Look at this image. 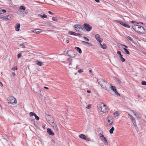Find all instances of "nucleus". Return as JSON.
<instances>
[{"label":"nucleus","mask_w":146,"mask_h":146,"mask_svg":"<svg viewBox=\"0 0 146 146\" xmlns=\"http://www.w3.org/2000/svg\"><path fill=\"white\" fill-rule=\"evenodd\" d=\"M98 83L102 88L108 90L110 88V84L107 82L102 79H100L98 80Z\"/></svg>","instance_id":"1"},{"label":"nucleus","mask_w":146,"mask_h":146,"mask_svg":"<svg viewBox=\"0 0 146 146\" xmlns=\"http://www.w3.org/2000/svg\"><path fill=\"white\" fill-rule=\"evenodd\" d=\"M133 29L138 33L143 34L145 32V29L143 27L138 25H133L132 26Z\"/></svg>","instance_id":"2"},{"label":"nucleus","mask_w":146,"mask_h":146,"mask_svg":"<svg viewBox=\"0 0 146 146\" xmlns=\"http://www.w3.org/2000/svg\"><path fill=\"white\" fill-rule=\"evenodd\" d=\"M99 107L100 111L103 113H106L109 110V109L106 105L102 102L99 104Z\"/></svg>","instance_id":"3"},{"label":"nucleus","mask_w":146,"mask_h":146,"mask_svg":"<svg viewBox=\"0 0 146 146\" xmlns=\"http://www.w3.org/2000/svg\"><path fill=\"white\" fill-rule=\"evenodd\" d=\"M114 119L111 115L108 116L106 120V125L108 126L111 125L114 122Z\"/></svg>","instance_id":"4"},{"label":"nucleus","mask_w":146,"mask_h":146,"mask_svg":"<svg viewBox=\"0 0 146 146\" xmlns=\"http://www.w3.org/2000/svg\"><path fill=\"white\" fill-rule=\"evenodd\" d=\"M8 103L13 105L16 104L17 103L16 98L13 96H10L8 99Z\"/></svg>","instance_id":"5"},{"label":"nucleus","mask_w":146,"mask_h":146,"mask_svg":"<svg viewBox=\"0 0 146 146\" xmlns=\"http://www.w3.org/2000/svg\"><path fill=\"white\" fill-rule=\"evenodd\" d=\"M75 30L77 32H80L83 29L82 26L80 25H74Z\"/></svg>","instance_id":"6"},{"label":"nucleus","mask_w":146,"mask_h":146,"mask_svg":"<svg viewBox=\"0 0 146 146\" xmlns=\"http://www.w3.org/2000/svg\"><path fill=\"white\" fill-rule=\"evenodd\" d=\"M116 22L119 23L123 26L128 28H129L130 27L128 24L120 20H116Z\"/></svg>","instance_id":"7"},{"label":"nucleus","mask_w":146,"mask_h":146,"mask_svg":"<svg viewBox=\"0 0 146 146\" xmlns=\"http://www.w3.org/2000/svg\"><path fill=\"white\" fill-rule=\"evenodd\" d=\"M84 27L88 32L90 31L92 29V26L87 23H85L84 24Z\"/></svg>","instance_id":"8"},{"label":"nucleus","mask_w":146,"mask_h":146,"mask_svg":"<svg viewBox=\"0 0 146 146\" xmlns=\"http://www.w3.org/2000/svg\"><path fill=\"white\" fill-rule=\"evenodd\" d=\"M43 25H41V26H44L46 27L47 28H48L50 27H54V26L52 23H50L49 22H46L43 23Z\"/></svg>","instance_id":"9"},{"label":"nucleus","mask_w":146,"mask_h":146,"mask_svg":"<svg viewBox=\"0 0 146 146\" xmlns=\"http://www.w3.org/2000/svg\"><path fill=\"white\" fill-rule=\"evenodd\" d=\"M49 123H51L53 124L52 125V126L54 128V129L56 131H58V129L57 127V125L56 123H54V122H52V121H49Z\"/></svg>","instance_id":"10"},{"label":"nucleus","mask_w":146,"mask_h":146,"mask_svg":"<svg viewBox=\"0 0 146 146\" xmlns=\"http://www.w3.org/2000/svg\"><path fill=\"white\" fill-rule=\"evenodd\" d=\"M95 38L96 40L100 43H101L103 41L102 38H100V36L98 34H96L95 35Z\"/></svg>","instance_id":"11"},{"label":"nucleus","mask_w":146,"mask_h":146,"mask_svg":"<svg viewBox=\"0 0 146 146\" xmlns=\"http://www.w3.org/2000/svg\"><path fill=\"white\" fill-rule=\"evenodd\" d=\"M47 133L50 135L53 136L54 135V132L53 131L49 128H48L47 129Z\"/></svg>","instance_id":"12"},{"label":"nucleus","mask_w":146,"mask_h":146,"mask_svg":"<svg viewBox=\"0 0 146 146\" xmlns=\"http://www.w3.org/2000/svg\"><path fill=\"white\" fill-rule=\"evenodd\" d=\"M68 54L69 56L72 57H74L76 56V55L73 54V52L71 50H69L68 52Z\"/></svg>","instance_id":"13"},{"label":"nucleus","mask_w":146,"mask_h":146,"mask_svg":"<svg viewBox=\"0 0 146 146\" xmlns=\"http://www.w3.org/2000/svg\"><path fill=\"white\" fill-rule=\"evenodd\" d=\"M113 79L118 84H120L121 83V81L119 78L117 77H114L113 78Z\"/></svg>","instance_id":"14"},{"label":"nucleus","mask_w":146,"mask_h":146,"mask_svg":"<svg viewBox=\"0 0 146 146\" xmlns=\"http://www.w3.org/2000/svg\"><path fill=\"white\" fill-rule=\"evenodd\" d=\"M100 43V46L103 49H106L107 48V46L106 44L104 43L103 44H102L101 43Z\"/></svg>","instance_id":"15"},{"label":"nucleus","mask_w":146,"mask_h":146,"mask_svg":"<svg viewBox=\"0 0 146 146\" xmlns=\"http://www.w3.org/2000/svg\"><path fill=\"white\" fill-rule=\"evenodd\" d=\"M101 140L104 142L105 144H108L107 141L105 137L104 136L103 137L101 138Z\"/></svg>","instance_id":"16"},{"label":"nucleus","mask_w":146,"mask_h":146,"mask_svg":"<svg viewBox=\"0 0 146 146\" xmlns=\"http://www.w3.org/2000/svg\"><path fill=\"white\" fill-rule=\"evenodd\" d=\"M123 49L124 50L123 52L125 54H129V52L127 49L125 48H123Z\"/></svg>","instance_id":"17"},{"label":"nucleus","mask_w":146,"mask_h":146,"mask_svg":"<svg viewBox=\"0 0 146 146\" xmlns=\"http://www.w3.org/2000/svg\"><path fill=\"white\" fill-rule=\"evenodd\" d=\"M41 30V29H35L34 31H32L33 32H34L35 33L38 34V33H40L42 32V31H36L40 30Z\"/></svg>","instance_id":"18"},{"label":"nucleus","mask_w":146,"mask_h":146,"mask_svg":"<svg viewBox=\"0 0 146 146\" xmlns=\"http://www.w3.org/2000/svg\"><path fill=\"white\" fill-rule=\"evenodd\" d=\"M20 27V25L19 24H17L15 27V30L17 31H19Z\"/></svg>","instance_id":"19"},{"label":"nucleus","mask_w":146,"mask_h":146,"mask_svg":"<svg viewBox=\"0 0 146 146\" xmlns=\"http://www.w3.org/2000/svg\"><path fill=\"white\" fill-rule=\"evenodd\" d=\"M68 34L69 35L75 36L76 33L74 32L70 31L68 33Z\"/></svg>","instance_id":"20"},{"label":"nucleus","mask_w":146,"mask_h":146,"mask_svg":"<svg viewBox=\"0 0 146 146\" xmlns=\"http://www.w3.org/2000/svg\"><path fill=\"white\" fill-rule=\"evenodd\" d=\"M75 50L80 53L81 54L82 53V50L79 47H76L75 48Z\"/></svg>","instance_id":"21"},{"label":"nucleus","mask_w":146,"mask_h":146,"mask_svg":"<svg viewBox=\"0 0 146 146\" xmlns=\"http://www.w3.org/2000/svg\"><path fill=\"white\" fill-rule=\"evenodd\" d=\"M79 137L80 138L84 139H85L86 136L84 135L81 134L79 135Z\"/></svg>","instance_id":"22"},{"label":"nucleus","mask_w":146,"mask_h":146,"mask_svg":"<svg viewBox=\"0 0 146 146\" xmlns=\"http://www.w3.org/2000/svg\"><path fill=\"white\" fill-rule=\"evenodd\" d=\"M38 15V16L41 17L42 18H46L47 17L46 15L45 14H44L42 15L40 14H39Z\"/></svg>","instance_id":"23"},{"label":"nucleus","mask_w":146,"mask_h":146,"mask_svg":"<svg viewBox=\"0 0 146 146\" xmlns=\"http://www.w3.org/2000/svg\"><path fill=\"white\" fill-rule=\"evenodd\" d=\"M36 62H37L36 63V64L39 66H42V65L43 62H42L38 61H36Z\"/></svg>","instance_id":"24"},{"label":"nucleus","mask_w":146,"mask_h":146,"mask_svg":"<svg viewBox=\"0 0 146 146\" xmlns=\"http://www.w3.org/2000/svg\"><path fill=\"white\" fill-rule=\"evenodd\" d=\"M114 130V128L113 127H112L110 129L109 131L110 133L111 134L113 133Z\"/></svg>","instance_id":"25"},{"label":"nucleus","mask_w":146,"mask_h":146,"mask_svg":"<svg viewBox=\"0 0 146 146\" xmlns=\"http://www.w3.org/2000/svg\"><path fill=\"white\" fill-rule=\"evenodd\" d=\"M7 20H10L11 19V15H8L6 16Z\"/></svg>","instance_id":"26"},{"label":"nucleus","mask_w":146,"mask_h":146,"mask_svg":"<svg viewBox=\"0 0 146 146\" xmlns=\"http://www.w3.org/2000/svg\"><path fill=\"white\" fill-rule=\"evenodd\" d=\"M127 38L130 40V41H132L133 42V40L132 39V38L130 36H127Z\"/></svg>","instance_id":"27"},{"label":"nucleus","mask_w":146,"mask_h":146,"mask_svg":"<svg viewBox=\"0 0 146 146\" xmlns=\"http://www.w3.org/2000/svg\"><path fill=\"white\" fill-rule=\"evenodd\" d=\"M110 88L111 89L113 90V91H114L115 90H116L117 89L114 86H111Z\"/></svg>","instance_id":"28"},{"label":"nucleus","mask_w":146,"mask_h":146,"mask_svg":"<svg viewBox=\"0 0 146 146\" xmlns=\"http://www.w3.org/2000/svg\"><path fill=\"white\" fill-rule=\"evenodd\" d=\"M131 111L132 113H133L134 114V115L136 116V117L138 116V114L134 110H132Z\"/></svg>","instance_id":"29"},{"label":"nucleus","mask_w":146,"mask_h":146,"mask_svg":"<svg viewBox=\"0 0 146 146\" xmlns=\"http://www.w3.org/2000/svg\"><path fill=\"white\" fill-rule=\"evenodd\" d=\"M115 117H117L119 115L118 112L117 111H115L113 113Z\"/></svg>","instance_id":"30"},{"label":"nucleus","mask_w":146,"mask_h":146,"mask_svg":"<svg viewBox=\"0 0 146 146\" xmlns=\"http://www.w3.org/2000/svg\"><path fill=\"white\" fill-rule=\"evenodd\" d=\"M19 8L20 9H22L23 11H25L26 9V8H25V7L23 6H20L19 7Z\"/></svg>","instance_id":"31"},{"label":"nucleus","mask_w":146,"mask_h":146,"mask_svg":"<svg viewBox=\"0 0 146 146\" xmlns=\"http://www.w3.org/2000/svg\"><path fill=\"white\" fill-rule=\"evenodd\" d=\"M128 117L130 118L132 121H133L134 120V117L131 115L129 114H128Z\"/></svg>","instance_id":"32"},{"label":"nucleus","mask_w":146,"mask_h":146,"mask_svg":"<svg viewBox=\"0 0 146 146\" xmlns=\"http://www.w3.org/2000/svg\"><path fill=\"white\" fill-rule=\"evenodd\" d=\"M119 57L120 58L122 62H124L125 61V58L123 57L122 55L119 56Z\"/></svg>","instance_id":"33"},{"label":"nucleus","mask_w":146,"mask_h":146,"mask_svg":"<svg viewBox=\"0 0 146 146\" xmlns=\"http://www.w3.org/2000/svg\"><path fill=\"white\" fill-rule=\"evenodd\" d=\"M52 20L55 21H57L58 20L55 17H53L52 18Z\"/></svg>","instance_id":"34"},{"label":"nucleus","mask_w":146,"mask_h":146,"mask_svg":"<svg viewBox=\"0 0 146 146\" xmlns=\"http://www.w3.org/2000/svg\"><path fill=\"white\" fill-rule=\"evenodd\" d=\"M35 114H36L35 113L33 112H31L29 113V115L30 116H32L33 115L35 116Z\"/></svg>","instance_id":"35"},{"label":"nucleus","mask_w":146,"mask_h":146,"mask_svg":"<svg viewBox=\"0 0 146 146\" xmlns=\"http://www.w3.org/2000/svg\"><path fill=\"white\" fill-rule=\"evenodd\" d=\"M141 84L143 85L146 86V81H143L142 82Z\"/></svg>","instance_id":"36"},{"label":"nucleus","mask_w":146,"mask_h":146,"mask_svg":"<svg viewBox=\"0 0 146 146\" xmlns=\"http://www.w3.org/2000/svg\"><path fill=\"white\" fill-rule=\"evenodd\" d=\"M35 119L37 120H38L39 119V117L38 116L36 115V114H35Z\"/></svg>","instance_id":"37"},{"label":"nucleus","mask_w":146,"mask_h":146,"mask_svg":"<svg viewBox=\"0 0 146 146\" xmlns=\"http://www.w3.org/2000/svg\"><path fill=\"white\" fill-rule=\"evenodd\" d=\"M113 92H115V94L117 96H120V94L117 92V90Z\"/></svg>","instance_id":"38"},{"label":"nucleus","mask_w":146,"mask_h":146,"mask_svg":"<svg viewBox=\"0 0 146 146\" xmlns=\"http://www.w3.org/2000/svg\"><path fill=\"white\" fill-rule=\"evenodd\" d=\"M117 54L119 56H120L122 55L121 54V52L120 51H118L117 52Z\"/></svg>","instance_id":"39"},{"label":"nucleus","mask_w":146,"mask_h":146,"mask_svg":"<svg viewBox=\"0 0 146 146\" xmlns=\"http://www.w3.org/2000/svg\"><path fill=\"white\" fill-rule=\"evenodd\" d=\"M120 45L121 46V47H123V46H124L125 48H128V47L127 46L124 45V44H120Z\"/></svg>","instance_id":"40"},{"label":"nucleus","mask_w":146,"mask_h":146,"mask_svg":"<svg viewBox=\"0 0 146 146\" xmlns=\"http://www.w3.org/2000/svg\"><path fill=\"white\" fill-rule=\"evenodd\" d=\"M78 72L79 73H81L83 72V70L82 69H80L78 70Z\"/></svg>","instance_id":"41"},{"label":"nucleus","mask_w":146,"mask_h":146,"mask_svg":"<svg viewBox=\"0 0 146 146\" xmlns=\"http://www.w3.org/2000/svg\"><path fill=\"white\" fill-rule=\"evenodd\" d=\"M91 105L90 104H89L87 106L86 108L88 109H89L91 108Z\"/></svg>","instance_id":"42"},{"label":"nucleus","mask_w":146,"mask_h":146,"mask_svg":"<svg viewBox=\"0 0 146 146\" xmlns=\"http://www.w3.org/2000/svg\"><path fill=\"white\" fill-rule=\"evenodd\" d=\"M99 136L100 138L103 137L104 136L101 133L99 134Z\"/></svg>","instance_id":"43"},{"label":"nucleus","mask_w":146,"mask_h":146,"mask_svg":"<svg viewBox=\"0 0 146 146\" xmlns=\"http://www.w3.org/2000/svg\"><path fill=\"white\" fill-rule=\"evenodd\" d=\"M21 56V53H19L17 55V58H19Z\"/></svg>","instance_id":"44"},{"label":"nucleus","mask_w":146,"mask_h":146,"mask_svg":"<svg viewBox=\"0 0 146 146\" xmlns=\"http://www.w3.org/2000/svg\"><path fill=\"white\" fill-rule=\"evenodd\" d=\"M2 19L3 20L7 21V19L6 18V16H3V17Z\"/></svg>","instance_id":"45"},{"label":"nucleus","mask_w":146,"mask_h":146,"mask_svg":"<svg viewBox=\"0 0 146 146\" xmlns=\"http://www.w3.org/2000/svg\"><path fill=\"white\" fill-rule=\"evenodd\" d=\"M84 39L86 41H89V39L87 38V37H84Z\"/></svg>","instance_id":"46"},{"label":"nucleus","mask_w":146,"mask_h":146,"mask_svg":"<svg viewBox=\"0 0 146 146\" xmlns=\"http://www.w3.org/2000/svg\"><path fill=\"white\" fill-rule=\"evenodd\" d=\"M133 121V123L134 125L135 126H136V122H135V121L134 119L133 120V121Z\"/></svg>","instance_id":"47"},{"label":"nucleus","mask_w":146,"mask_h":146,"mask_svg":"<svg viewBox=\"0 0 146 146\" xmlns=\"http://www.w3.org/2000/svg\"><path fill=\"white\" fill-rule=\"evenodd\" d=\"M6 12V11L5 9H1V13L3 12V13H5Z\"/></svg>","instance_id":"48"},{"label":"nucleus","mask_w":146,"mask_h":146,"mask_svg":"<svg viewBox=\"0 0 146 146\" xmlns=\"http://www.w3.org/2000/svg\"><path fill=\"white\" fill-rule=\"evenodd\" d=\"M84 139L86 140L87 141H90V139L87 138L86 137L85 138V139Z\"/></svg>","instance_id":"49"},{"label":"nucleus","mask_w":146,"mask_h":146,"mask_svg":"<svg viewBox=\"0 0 146 146\" xmlns=\"http://www.w3.org/2000/svg\"><path fill=\"white\" fill-rule=\"evenodd\" d=\"M17 67H16L15 69V67H13L12 68V70H17Z\"/></svg>","instance_id":"50"},{"label":"nucleus","mask_w":146,"mask_h":146,"mask_svg":"<svg viewBox=\"0 0 146 146\" xmlns=\"http://www.w3.org/2000/svg\"><path fill=\"white\" fill-rule=\"evenodd\" d=\"M87 44H88V46H92V44L88 42V43H87Z\"/></svg>","instance_id":"51"},{"label":"nucleus","mask_w":146,"mask_h":146,"mask_svg":"<svg viewBox=\"0 0 146 146\" xmlns=\"http://www.w3.org/2000/svg\"><path fill=\"white\" fill-rule=\"evenodd\" d=\"M81 34H80V33H76V35L75 36H80V35H81Z\"/></svg>","instance_id":"52"},{"label":"nucleus","mask_w":146,"mask_h":146,"mask_svg":"<svg viewBox=\"0 0 146 146\" xmlns=\"http://www.w3.org/2000/svg\"><path fill=\"white\" fill-rule=\"evenodd\" d=\"M82 42L83 43L85 44H87V43H88V42L84 41H82Z\"/></svg>","instance_id":"53"},{"label":"nucleus","mask_w":146,"mask_h":146,"mask_svg":"<svg viewBox=\"0 0 146 146\" xmlns=\"http://www.w3.org/2000/svg\"><path fill=\"white\" fill-rule=\"evenodd\" d=\"M48 13L49 14H51V15H54V13H52V12H51L50 11H48Z\"/></svg>","instance_id":"54"},{"label":"nucleus","mask_w":146,"mask_h":146,"mask_svg":"<svg viewBox=\"0 0 146 146\" xmlns=\"http://www.w3.org/2000/svg\"><path fill=\"white\" fill-rule=\"evenodd\" d=\"M69 42V40H66V43H68Z\"/></svg>","instance_id":"55"},{"label":"nucleus","mask_w":146,"mask_h":146,"mask_svg":"<svg viewBox=\"0 0 146 146\" xmlns=\"http://www.w3.org/2000/svg\"><path fill=\"white\" fill-rule=\"evenodd\" d=\"M12 74L14 76H16V74L15 72H13Z\"/></svg>","instance_id":"56"},{"label":"nucleus","mask_w":146,"mask_h":146,"mask_svg":"<svg viewBox=\"0 0 146 146\" xmlns=\"http://www.w3.org/2000/svg\"><path fill=\"white\" fill-rule=\"evenodd\" d=\"M0 85L1 86H3L2 83L1 82H0Z\"/></svg>","instance_id":"57"},{"label":"nucleus","mask_w":146,"mask_h":146,"mask_svg":"<svg viewBox=\"0 0 146 146\" xmlns=\"http://www.w3.org/2000/svg\"><path fill=\"white\" fill-rule=\"evenodd\" d=\"M44 88L47 89V90H48L49 89V88L48 87H46V86H44Z\"/></svg>","instance_id":"58"},{"label":"nucleus","mask_w":146,"mask_h":146,"mask_svg":"<svg viewBox=\"0 0 146 146\" xmlns=\"http://www.w3.org/2000/svg\"><path fill=\"white\" fill-rule=\"evenodd\" d=\"M3 17V16L2 15H0V18L2 19Z\"/></svg>","instance_id":"59"},{"label":"nucleus","mask_w":146,"mask_h":146,"mask_svg":"<svg viewBox=\"0 0 146 146\" xmlns=\"http://www.w3.org/2000/svg\"><path fill=\"white\" fill-rule=\"evenodd\" d=\"M87 92L88 93H91V91L90 90H87Z\"/></svg>","instance_id":"60"},{"label":"nucleus","mask_w":146,"mask_h":146,"mask_svg":"<svg viewBox=\"0 0 146 146\" xmlns=\"http://www.w3.org/2000/svg\"><path fill=\"white\" fill-rule=\"evenodd\" d=\"M97 2L99 3L100 2V1L99 0H95Z\"/></svg>","instance_id":"61"},{"label":"nucleus","mask_w":146,"mask_h":146,"mask_svg":"<svg viewBox=\"0 0 146 146\" xmlns=\"http://www.w3.org/2000/svg\"><path fill=\"white\" fill-rule=\"evenodd\" d=\"M2 14V13H1V9L0 8V14Z\"/></svg>","instance_id":"62"},{"label":"nucleus","mask_w":146,"mask_h":146,"mask_svg":"<svg viewBox=\"0 0 146 146\" xmlns=\"http://www.w3.org/2000/svg\"><path fill=\"white\" fill-rule=\"evenodd\" d=\"M137 96L138 98H140V96L139 95H138Z\"/></svg>","instance_id":"63"},{"label":"nucleus","mask_w":146,"mask_h":146,"mask_svg":"<svg viewBox=\"0 0 146 146\" xmlns=\"http://www.w3.org/2000/svg\"><path fill=\"white\" fill-rule=\"evenodd\" d=\"M134 22H135V21H131V23H134Z\"/></svg>","instance_id":"64"}]
</instances>
